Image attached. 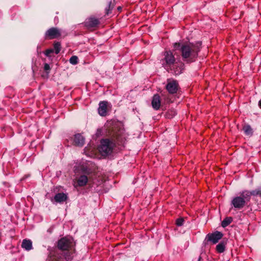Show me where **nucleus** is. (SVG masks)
Wrapping results in <instances>:
<instances>
[{
	"instance_id": "nucleus-13",
	"label": "nucleus",
	"mask_w": 261,
	"mask_h": 261,
	"mask_svg": "<svg viewBox=\"0 0 261 261\" xmlns=\"http://www.w3.org/2000/svg\"><path fill=\"white\" fill-rule=\"evenodd\" d=\"M108 102L107 101H101L99 104L98 113L101 116H105L107 115Z\"/></svg>"
},
{
	"instance_id": "nucleus-28",
	"label": "nucleus",
	"mask_w": 261,
	"mask_h": 261,
	"mask_svg": "<svg viewBox=\"0 0 261 261\" xmlns=\"http://www.w3.org/2000/svg\"><path fill=\"white\" fill-rule=\"evenodd\" d=\"M87 147H86V148H85V151H86V150H87Z\"/></svg>"
},
{
	"instance_id": "nucleus-2",
	"label": "nucleus",
	"mask_w": 261,
	"mask_h": 261,
	"mask_svg": "<svg viewBox=\"0 0 261 261\" xmlns=\"http://www.w3.org/2000/svg\"><path fill=\"white\" fill-rule=\"evenodd\" d=\"M175 50H179L183 60L187 62H194L198 57L201 47V42L195 43L186 42L182 43H175L173 44Z\"/></svg>"
},
{
	"instance_id": "nucleus-11",
	"label": "nucleus",
	"mask_w": 261,
	"mask_h": 261,
	"mask_svg": "<svg viewBox=\"0 0 261 261\" xmlns=\"http://www.w3.org/2000/svg\"><path fill=\"white\" fill-rule=\"evenodd\" d=\"M151 106L154 110H158L161 106V99L160 96L158 94H154L152 97L151 100Z\"/></svg>"
},
{
	"instance_id": "nucleus-4",
	"label": "nucleus",
	"mask_w": 261,
	"mask_h": 261,
	"mask_svg": "<svg viewBox=\"0 0 261 261\" xmlns=\"http://www.w3.org/2000/svg\"><path fill=\"white\" fill-rule=\"evenodd\" d=\"M161 61L163 67L168 72H173L175 74L180 73V71L177 70L176 59L171 50H165Z\"/></svg>"
},
{
	"instance_id": "nucleus-16",
	"label": "nucleus",
	"mask_w": 261,
	"mask_h": 261,
	"mask_svg": "<svg viewBox=\"0 0 261 261\" xmlns=\"http://www.w3.org/2000/svg\"><path fill=\"white\" fill-rule=\"evenodd\" d=\"M243 130L246 136L250 137L253 135V130L249 124H244L243 125Z\"/></svg>"
},
{
	"instance_id": "nucleus-10",
	"label": "nucleus",
	"mask_w": 261,
	"mask_h": 261,
	"mask_svg": "<svg viewBox=\"0 0 261 261\" xmlns=\"http://www.w3.org/2000/svg\"><path fill=\"white\" fill-rule=\"evenodd\" d=\"M88 177L87 176L83 175L79 177H76L73 180V186L77 188L80 187H84L86 185L88 182Z\"/></svg>"
},
{
	"instance_id": "nucleus-20",
	"label": "nucleus",
	"mask_w": 261,
	"mask_h": 261,
	"mask_svg": "<svg viewBox=\"0 0 261 261\" xmlns=\"http://www.w3.org/2000/svg\"><path fill=\"white\" fill-rule=\"evenodd\" d=\"M114 8V5L112 4L111 1H109L108 3V6L106 8V14L109 15L112 13V11Z\"/></svg>"
},
{
	"instance_id": "nucleus-14",
	"label": "nucleus",
	"mask_w": 261,
	"mask_h": 261,
	"mask_svg": "<svg viewBox=\"0 0 261 261\" xmlns=\"http://www.w3.org/2000/svg\"><path fill=\"white\" fill-rule=\"evenodd\" d=\"M85 143L84 138L80 134L74 136L73 144L74 145L82 147Z\"/></svg>"
},
{
	"instance_id": "nucleus-26",
	"label": "nucleus",
	"mask_w": 261,
	"mask_h": 261,
	"mask_svg": "<svg viewBox=\"0 0 261 261\" xmlns=\"http://www.w3.org/2000/svg\"><path fill=\"white\" fill-rule=\"evenodd\" d=\"M44 70L48 74L49 71H50V66L49 65V64H48L47 63H45L44 64Z\"/></svg>"
},
{
	"instance_id": "nucleus-1",
	"label": "nucleus",
	"mask_w": 261,
	"mask_h": 261,
	"mask_svg": "<svg viewBox=\"0 0 261 261\" xmlns=\"http://www.w3.org/2000/svg\"><path fill=\"white\" fill-rule=\"evenodd\" d=\"M118 122L113 119L108 120L102 128L97 130V136L108 137L100 141L98 147L99 151L103 155L111 153L115 146L123 145L126 140L124 130Z\"/></svg>"
},
{
	"instance_id": "nucleus-19",
	"label": "nucleus",
	"mask_w": 261,
	"mask_h": 261,
	"mask_svg": "<svg viewBox=\"0 0 261 261\" xmlns=\"http://www.w3.org/2000/svg\"><path fill=\"white\" fill-rule=\"evenodd\" d=\"M232 221V219L231 217H226L222 221L221 225L223 227H225L229 225Z\"/></svg>"
},
{
	"instance_id": "nucleus-25",
	"label": "nucleus",
	"mask_w": 261,
	"mask_h": 261,
	"mask_svg": "<svg viewBox=\"0 0 261 261\" xmlns=\"http://www.w3.org/2000/svg\"><path fill=\"white\" fill-rule=\"evenodd\" d=\"M54 52V49L49 48V49H46L44 51V54L46 57H51V54H53Z\"/></svg>"
},
{
	"instance_id": "nucleus-23",
	"label": "nucleus",
	"mask_w": 261,
	"mask_h": 261,
	"mask_svg": "<svg viewBox=\"0 0 261 261\" xmlns=\"http://www.w3.org/2000/svg\"><path fill=\"white\" fill-rule=\"evenodd\" d=\"M70 63L72 65H76L78 63V58L76 56H72L69 59Z\"/></svg>"
},
{
	"instance_id": "nucleus-27",
	"label": "nucleus",
	"mask_w": 261,
	"mask_h": 261,
	"mask_svg": "<svg viewBox=\"0 0 261 261\" xmlns=\"http://www.w3.org/2000/svg\"><path fill=\"white\" fill-rule=\"evenodd\" d=\"M258 106L260 109H261V99L258 102Z\"/></svg>"
},
{
	"instance_id": "nucleus-3",
	"label": "nucleus",
	"mask_w": 261,
	"mask_h": 261,
	"mask_svg": "<svg viewBox=\"0 0 261 261\" xmlns=\"http://www.w3.org/2000/svg\"><path fill=\"white\" fill-rule=\"evenodd\" d=\"M75 243L72 238L65 237L58 241L57 248L62 251H67L66 254L57 252L50 257V261H66L74 251Z\"/></svg>"
},
{
	"instance_id": "nucleus-12",
	"label": "nucleus",
	"mask_w": 261,
	"mask_h": 261,
	"mask_svg": "<svg viewBox=\"0 0 261 261\" xmlns=\"http://www.w3.org/2000/svg\"><path fill=\"white\" fill-rule=\"evenodd\" d=\"M245 195L246 196L245 198H248L249 200L251 196L261 197V187L252 191L245 190Z\"/></svg>"
},
{
	"instance_id": "nucleus-8",
	"label": "nucleus",
	"mask_w": 261,
	"mask_h": 261,
	"mask_svg": "<svg viewBox=\"0 0 261 261\" xmlns=\"http://www.w3.org/2000/svg\"><path fill=\"white\" fill-rule=\"evenodd\" d=\"M61 33L60 30L57 28L49 29L45 34V38L46 39H53L60 37Z\"/></svg>"
},
{
	"instance_id": "nucleus-15",
	"label": "nucleus",
	"mask_w": 261,
	"mask_h": 261,
	"mask_svg": "<svg viewBox=\"0 0 261 261\" xmlns=\"http://www.w3.org/2000/svg\"><path fill=\"white\" fill-rule=\"evenodd\" d=\"M67 199V195L63 193L57 194L54 197V200L56 202L61 203L65 201Z\"/></svg>"
},
{
	"instance_id": "nucleus-6",
	"label": "nucleus",
	"mask_w": 261,
	"mask_h": 261,
	"mask_svg": "<svg viewBox=\"0 0 261 261\" xmlns=\"http://www.w3.org/2000/svg\"><path fill=\"white\" fill-rule=\"evenodd\" d=\"M166 89L169 94H174L177 92L179 87L177 81L173 79H168Z\"/></svg>"
},
{
	"instance_id": "nucleus-24",
	"label": "nucleus",
	"mask_w": 261,
	"mask_h": 261,
	"mask_svg": "<svg viewBox=\"0 0 261 261\" xmlns=\"http://www.w3.org/2000/svg\"><path fill=\"white\" fill-rule=\"evenodd\" d=\"M184 221L183 218H179L176 219L175 224L178 226H181L184 224Z\"/></svg>"
},
{
	"instance_id": "nucleus-9",
	"label": "nucleus",
	"mask_w": 261,
	"mask_h": 261,
	"mask_svg": "<svg viewBox=\"0 0 261 261\" xmlns=\"http://www.w3.org/2000/svg\"><path fill=\"white\" fill-rule=\"evenodd\" d=\"M84 23L85 26L87 29L94 30L98 27L100 23V21L98 19L92 16L86 19Z\"/></svg>"
},
{
	"instance_id": "nucleus-17",
	"label": "nucleus",
	"mask_w": 261,
	"mask_h": 261,
	"mask_svg": "<svg viewBox=\"0 0 261 261\" xmlns=\"http://www.w3.org/2000/svg\"><path fill=\"white\" fill-rule=\"evenodd\" d=\"M21 247L26 250H30L32 249V242L30 240L24 239L22 242Z\"/></svg>"
},
{
	"instance_id": "nucleus-22",
	"label": "nucleus",
	"mask_w": 261,
	"mask_h": 261,
	"mask_svg": "<svg viewBox=\"0 0 261 261\" xmlns=\"http://www.w3.org/2000/svg\"><path fill=\"white\" fill-rule=\"evenodd\" d=\"M54 50L56 54H58L60 53L61 50V44L59 42H55L54 44Z\"/></svg>"
},
{
	"instance_id": "nucleus-5",
	"label": "nucleus",
	"mask_w": 261,
	"mask_h": 261,
	"mask_svg": "<svg viewBox=\"0 0 261 261\" xmlns=\"http://www.w3.org/2000/svg\"><path fill=\"white\" fill-rule=\"evenodd\" d=\"M245 191L240 193V195L233 198L231 201V204L233 207L238 210L243 208L249 201L248 198H245Z\"/></svg>"
},
{
	"instance_id": "nucleus-18",
	"label": "nucleus",
	"mask_w": 261,
	"mask_h": 261,
	"mask_svg": "<svg viewBox=\"0 0 261 261\" xmlns=\"http://www.w3.org/2000/svg\"><path fill=\"white\" fill-rule=\"evenodd\" d=\"M225 243L224 242H221L219 243L216 248V250L218 253H221L225 251Z\"/></svg>"
},
{
	"instance_id": "nucleus-7",
	"label": "nucleus",
	"mask_w": 261,
	"mask_h": 261,
	"mask_svg": "<svg viewBox=\"0 0 261 261\" xmlns=\"http://www.w3.org/2000/svg\"><path fill=\"white\" fill-rule=\"evenodd\" d=\"M223 236L222 232L216 231L213 233H209L206 236L205 239L207 242H210L213 244L217 243L220 240H221Z\"/></svg>"
},
{
	"instance_id": "nucleus-21",
	"label": "nucleus",
	"mask_w": 261,
	"mask_h": 261,
	"mask_svg": "<svg viewBox=\"0 0 261 261\" xmlns=\"http://www.w3.org/2000/svg\"><path fill=\"white\" fill-rule=\"evenodd\" d=\"M176 114V111L174 110H170L166 113V117L171 119Z\"/></svg>"
}]
</instances>
